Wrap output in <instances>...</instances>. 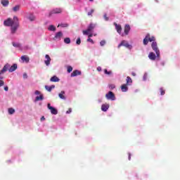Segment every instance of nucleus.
I'll use <instances>...</instances> for the list:
<instances>
[{
  "label": "nucleus",
  "mask_w": 180,
  "mask_h": 180,
  "mask_svg": "<svg viewBox=\"0 0 180 180\" xmlns=\"http://www.w3.org/2000/svg\"><path fill=\"white\" fill-rule=\"evenodd\" d=\"M155 40H156V39H155V36L150 37V33H148L146 34V37L143 39V44H144V46H147V44H148V41H153L152 44H151V47H152L153 50L155 52L156 57L158 58H160V51L159 50L158 43H157V41H155Z\"/></svg>",
  "instance_id": "1"
},
{
  "label": "nucleus",
  "mask_w": 180,
  "mask_h": 180,
  "mask_svg": "<svg viewBox=\"0 0 180 180\" xmlns=\"http://www.w3.org/2000/svg\"><path fill=\"white\" fill-rule=\"evenodd\" d=\"M17 64H13V65H11V67L10 64H6V65L4 66V68L0 71V75H1V74H5V72H6L8 70L9 72H13V71H15V70H17Z\"/></svg>",
  "instance_id": "2"
},
{
  "label": "nucleus",
  "mask_w": 180,
  "mask_h": 180,
  "mask_svg": "<svg viewBox=\"0 0 180 180\" xmlns=\"http://www.w3.org/2000/svg\"><path fill=\"white\" fill-rule=\"evenodd\" d=\"M18 20V16H14L13 20V23L11 25V33H15L16 30H18V27H19V23Z\"/></svg>",
  "instance_id": "3"
},
{
  "label": "nucleus",
  "mask_w": 180,
  "mask_h": 180,
  "mask_svg": "<svg viewBox=\"0 0 180 180\" xmlns=\"http://www.w3.org/2000/svg\"><path fill=\"white\" fill-rule=\"evenodd\" d=\"M96 25L94 23H90L88 26L86 30H83V34H89V32H92L95 27Z\"/></svg>",
  "instance_id": "4"
},
{
  "label": "nucleus",
  "mask_w": 180,
  "mask_h": 180,
  "mask_svg": "<svg viewBox=\"0 0 180 180\" xmlns=\"http://www.w3.org/2000/svg\"><path fill=\"white\" fill-rule=\"evenodd\" d=\"M122 46H124V47H127L129 49H132V46H131V44H129V43H128V41H127L126 40H122V41H121V43L118 44V49H120Z\"/></svg>",
  "instance_id": "5"
},
{
  "label": "nucleus",
  "mask_w": 180,
  "mask_h": 180,
  "mask_svg": "<svg viewBox=\"0 0 180 180\" xmlns=\"http://www.w3.org/2000/svg\"><path fill=\"white\" fill-rule=\"evenodd\" d=\"M105 97L108 100H115L116 98L115 93H113V91H108V93L105 94Z\"/></svg>",
  "instance_id": "6"
},
{
  "label": "nucleus",
  "mask_w": 180,
  "mask_h": 180,
  "mask_svg": "<svg viewBox=\"0 0 180 180\" xmlns=\"http://www.w3.org/2000/svg\"><path fill=\"white\" fill-rule=\"evenodd\" d=\"M35 94H39V96H37V97L35 98V101L44 100V94H41V91L39 90H35Z\"/></svg>",
  "instance_id": "7"
},
{
  "label": "nucleus",
  "mask_w": 180,
  "mask_h": 180,
  "mask_svg": "<svg viewBox=\"0 0 180 180\" xmlns=\"http://www.w3.org/2000/svg\"><path fill=\"white\" fill-rule=\"evenodd\" d=\"M4 26H11L13 25V20L11 19V18H8V19H6L4 22Z\"/></svg>",
  "instance_id": "8"
},
{
  "label": "nucleus",
  "mask_w": 180,
  "mask_h": 180,
  "mask_svg": "<svg viewBox=\"0 0 180 180\" xmlns=\"http://www.w3.org/2000/svg\"><path fill=\"white\" fill-rule=\"evenodd\" d=\"M48 108H49V110H51V114L56 115V114H58V112L57 108H55L54 107H52V105H51V103H48Z\"/></svg>",
  "instance_id": "9"
},
{
  "label": "nucleus",
  "mask_w": 180,
  "mask_h": 180,
  "mask_svg": "<svg viewBox=\"0 0 180 180\" xmlns=\"http://www.w3.org/2000/svg\"><path fill=\"white\" fill-rule=\"evenodd\" d=\"M114 25L115 26V29H116L117 33H119V34H121L122 30V27L121 25H118L116 22H114Z\"/></svg>",
  "instance_id": "10"
},
{
  "label": "nucleus",
  "mask_w": 180,
  "mask_h": 180,
  "mask_svg": "<svg viewBox=\"0 0 180 180\" xmlns=\"http://www.w3.org/2000/svg\"><path fill=\"white\" fill-rule=\"evenodd\" d=\"M63 12V9L61 8H55L50 12V15H52L53 13H61Z\"/></svg>",
  "instance_id": "11"
},
{
  "label": "nucleus",
  "mask_w": 180,
  "mask_h": 180,
  "mask_svg": "<svg viewBox=\"0 0 180 180\" xmlns=\"http://www.w3.org/2000/svg\"><path fill=\"white\" fill-rule=\"evenodd\" d=\"M45 58H46V60H44V63H45L46 65H47V66L50 65L51 61V58L50 56H49V54H46Z\"/></svg>",
  "instance_id": "12"
},
{
  "label": "nucleus",
  "mask_w": 180,
  "mask_h": 180,
  "mask_svg": "<svg viewBox=\"0 0 180 180\" xmlns=\"http://www.w3.org/2000/svg\"><path fill=\"white\" fill-rule=\"evenodd\" d=\"M81 74H82L81 71H79L78 70H75V71H73L71 73L70 77H77V75H81Z\"/></svg>",
  "instance_id": "13"
},
{
  "label": "nucleus",
  "mask_w": 180,
  "mask_h": 180,
  "mask_svg": "<svg viewBox=\"0 0 180 180\" xmlns=\"http://www.w3.org/2000/svg\"><path fill=\"white\" fill-rule=\"evenodd\" d=\"M148 58L150 60H152L153 61H155L156 60V54L155 53H149Z\"/></svg>",
  "instance_id": "14"
},
{
  "label": "nucleus",
  "mask_w": 180,
  "mask_h": 180,
  "mask_svg": "<svg viewBox=\"0 0 180 180\" xmlns=\"http://www.w3.org/2000/svg\"><path fill=\"white\" fill-rule=\"evenodd\" d=\"M130 30H131L130 25H125L124 30L125 34H129Z\"/></svg>",
  "instance_id": "15"
},
{
  "label": "nucleus",
  "mask_w": 180,
  "mask_h": 180,
  "mask_svg": "<svg viewBox=\"0 0 180 180\" xmlns=\"http://www.w3.org/2000/svg\"><path fill=\"white\" fill-rule=\"evenodd\" d=\"M21 60L23 63H30V57L27 56H22Z\"/></svg>",
  "instance_id": "16"
},
{
  "label": "nucleus",
  "mask_w": 180,
  "mask_h": 180,
  "mask_svg": "<svg viewBox=\"0 0 180 180\" xmlns=\"http://www.w3.org/2000/svg\"><path fill=\"white\" fill-rule=\"evenodd\" d=\"M129 89V87L127 86V83H124V84L121 85V91H127Z\"/></svg>",
  "instance_id": "17"
},
{
  "label": "nucleus",
  "mask_w": 180,
  "mask_h": 180,
  "mask_svg": "<svg viewBox=\"0 0 180 180\" xmlns=\"http://www.w3.org/2000/svg\"><path fill=\"white\" fill-rule=\"evenodd\" d=\"M109 107H110V104H102L101 110L103 111H108Z\"/></svg>",
  "instance_id": "18"
},
{
  "label": "nucleus",
  "mask_w": 180,
  "mask_h": 180,
  "mask_svg": "<svg viewBox=\"0 0 180 180\" xmlns=\"http://www.w3.org/2000/svg\"><path fill=\"white\" fill-rule=\"evenodd\" d=\"M50 81H51V82H59L60 79L58 77H56V75H54L53 77H52L50 79Z\"/></svg>",
  "instance_id": "19"
},
{
  "label": "nucleus",
  "mask_w": 180,
  "mask_h": 180,
  "mask_svg": "<svg viewBox=\"0 0 180 180\" xmlns=\"http://www.w3.org/2000/svg\"><path fill=\"white\" fill-rule=\"evenodd\" d=\"M54 88H56L55 84H51V86H45V89L48 91H51L52 89H54Z\"/></svg>",
  "instance_id": "20"
},
{
  "label": "nucleus",
  "mask_w": 180,
  "mask_h": 180,
  "mask_svg": "<svg viewBox=\"0 0 180 180\" xmlns=\"http://www.w3.org/2000/svg\"><path fill=\"white\" fill-rule=\"evenodd\" d=\"M65 91L64 90H62V91L59 93L58 96H59V97H60V98H63V100H65L66 97H65Z\"/></svg>",
  "instance_id": "21"
},
{
  "label": "nucleus",
  "mask_w": 180,
  "mask_h": 180,
  "mask_svg": "<svg viewBox=\"0 0 180 180\" xmlns=\"http://www.w3.org/2000/svg\"><path fill=\"white\" fill-rule=\"evenodd\" d=\"M63 36V32H58L55 36V39H61Z\"/></svg>",
  "instance_id": "22"
},
{
  "label": "nucleus",
  "mask_w": 180,
  "mask_h": 180,
  "mask_svg": "<svg viewBox=\"0 0 180 180\" xmlns=\"http://www.w3.org/2000/svg\"><path fill=\"white\" fill-rule=\"evenodd\" d=\"M133 81L130 77H127V85H131L132 84Z\"/></svg>",
  "instance_id": "23"
},
{
  "label": "nucleus",
  "mask_w": 180,
  "mask_h": 180,
  "mask_svg": "<svg viewBox=\"0 0 180 180\" xmlns=\"http://www.w3.org/2000/svg\"><path fill=\"white\" fill-rule=\"evenodd\" d=\"M1 4L4 6H8L9 5L8 0H1Z\"/></svg>",
  "instance_id": "24"
},
{
  "label": "nucleus",
  "mask_w": 180,
  "mask_h": 180,
  "mask_svg": "<svg viewBox=\"0 0 180 180\" xmlns=\"http://www.w3.org/2000/svg\"><path fill=\"white\" fill-rule=\"evenodd\" d=\"M20 9V5H15V6H13V11H14V12H17L18 11H19Z\"/></svg>",
  "instance_id": "25"
},
{
  "label": "nucleus",
  "mask_w": 180,
  "mask_h": 180,
  "mask_svg": "<svg viewBox=\"0 0 180 180\" xmlns=\"http://www.w3.org/2000/svg\"><path fill=\"white\" fill-rule=\"evenodd\" d=\"M64 42L66 43L67 44H70L71 43V39L70 37H65L64 39Z\"/></svg>",
  "instance_id": "26"
},
{
  "label": "nucleus",
  "mask_w": 180,
  "mask_h": 180,
  "mask_svg": "<svg viewBox=\"0 0 180 180\" xmlns=\"http://www.w3.org/2000/svg\"><path fill=\"white\" fill-rule=\"evenodd\" d=\"M48 29H49V30L55 31L56 30V26H54L53 25H50V26H49Z\"/></svg>",
  "instance_id": "27"
},
{
  "label": "nucleus",
  "mask_w": 180,
  "mask_h": 180,
  "mask_svg": "<svg viewBox=\"0 0 180 180\" xmlns=\"http://www.w3.org/2000/svg\"><path fill=\"white\" fill-rule=\"evenodd\" d=\"M61 26L62 27H68L69 26L68 23H60L58 27Z\"/></svg>",
  "instance_id": "28"
},
{
  "label": "nucleus",
  "mask_w": 180,
  "mask_h": 180,
  "mask_svg": "<svg viewBox=\"0 0 180 180\" xmlns=\"http://www.w3.org/2000/svg\"><path fill=\"white\" fill-rule=\"evenodd\" d=\"M15 112V108H8V113L9 114H14Z\"/></svg>",
  "instance_id": "29"
},
{
  "label": "nucleus",
  "mask_w": 180,
  "mask_h": 180,
  "mask_svg": "<svg viewBox=\"0 0 180 180\" xmlns=\"http://www.w3.org/2000/svg\"><path fill=\"white\" fill-rule=\"evenodd\" d=\"M72 70H73L72 67H71V65H70L68 67L67 71L68 73H70V72H72Z\"/></svg>",
  "instance_id": "30"
},
{
  "label": "nucleus",
  "mask_w": 180,
  "mask_h": 180,
  "mask_svg": "<svg viewBox=\"0 0 180 180\" xmlns=\"http://www.w3.org/2000/svg\"><path fill=\"white\" fill-rule=\"evenodd\" d=\"M94 9H91V11H89L88 12V15L89 16H92V13H94Z\"/></svg>",
  "instance_id": "31"
},
{
  "label": "nucleus",
  "mask_w": 180,
  "mask_h": 180,
  "mask_svg": "<svg viewBox=\"0 0 180 180\" xmlns=\"http://www.w3.org/2000/svg\"><path fill=\"white\" fill-rule=\"evenodd\" d=\"M115 88H116L115 84H109L110 89H115Z\"/></svg>",
  "instance_id": "32"
},
{
  "label": "nucleus",
  "mask_w": 180,
  "mask_h": 180,
  "mask_svg": "<svg viewBox=\"0 0 180 180\" xmlns=\"http://www.w3.org/2000/svg\"><path fill=\"white\" fill-rule=\"evenodd\" d=\"M160 94L162 95L165 94V90H164V89H162V87H160Z\"/></svg>",
  "instance_id": "33"
},
{
  "label": "nucleus",
  "mask_w": 180,
  "mask_h": 180,
  "mask_svg": "<svg viewBox=\"0 0 180 180\" xmlns=\"http://www.w3.org/2000/svg\"><path fill=\"white\" fill-rule=\"evenodd\" d=\"M104 72L108 75H110L112 74V71H108V70H104Z\"/></svg>",
  "instance_id": "34"
},
{
  "label": "nucleus",
  "mask_w": 180,
  "mask_h": 180,
  "mask_svg": "<svg viewBox=\"0 0 180 180\" xmlns=\"http://www.w3.org/2000/svg\"><path fill=\"white\" fill-rule=\"evenodd\" d=\"M13 46H14V47H20V44L19 43H13Z\"/></svg>",
  "instance_id": "35"
},
{
  "label": "nucleus",
  "mask_w": 180,
  "mask_h": 180,
  "mask_svg": "<svg viewBox=\"0 0 180 180\" xmlns=\"http://www.w3.org/2000/svg\"><path fill=\"white\" fill-rule=\"evenodd\" d=\"M103 17H104V19H105V20H109V18H108L107 13H104Z\"/></svg>",
  "instance_id": "36"
},
{
  "label": "nucleus",
  "mask_w": 180,
  "mask_h": 180,
  "mask_svg": "<svg viewBox=\"0 0 180 180\" xmlns=\"http://www.w3.org/2000/svg\"><path fill=\"white\" fill-rule=\"evenodd\" d=\"M76 44H81V39H80V37H78V38H77V41H76Z\"/></svg>",
  "instance_id": "37"
},
{
  "label": "nucleus",
  "mask_w": 180,
  "mask_h": 180,
  "mask_svg": "<svg viewBox=\"0 0 180 180\" xmlns=\"http://www.w3.org/2000/svg\"><path fill=\"white\" fill-rule=\"evenodd\" d=\"M87 41H90L93 44H94V41L93 39H91V37H89V39H87Z\"/></svg>",
  "instance_id": "38"
},
{
  "label": "nucleus",
  "mask_w": 180,
  "mask_h": 180,
  "mask_svg": "<svg viewBox=\"0 0 180 180\" xmlns=\"http://www.w3.org/2000/svg\"><path fill=\"white\" fill-rule=\"evenodd\" d=\"M23 78H24V79H27L28 78V75H27V74L26 72H25L23 74Z\"/></svg>",
  "instance_id": "39"
},
{
  "label": "nucleus",
  "mask_w": 180,
  "mask_h": 180,
  "mask_svg": "<svg viewBox=\"0 0 180 180\" xmlns=\"http://www.w3.org/2000/svg\"><path fill=\"white\" fill-rule=\"evenodd\" d=\"M105 43H106V41H105V40H101L100 44H101V46H105Z\"/></svg>",
  "instance_id": "40"
},
{
  "label": "nucleus",
  "mask_w": 180,
  "mask_h": 180,
  "mask_svg": "<svg viewBox=\"0 0 180 180\" xmlns=\"http://www.w3.org/2000/svg\"><path fill=\"white\" fill-rule=\"evenodd\" d=\"M72 108H68V110L66 111L67 114H70V112H72Z\"/></svg>",
  "instance_id": "41"
},
{
  "label": "nucleus",
  "mask_w": 180,
  "mask_h": 180,
  "mask_svg": "<svg viewBox=\"0 0 180 180\" xmlns=\"http://www.w3.org/2000/svg\"><path fill=\"white\" fill-rule=\"evenodd\" d=\"M29 19L30 20H35V16H29Z\"/></svg>",
  "instance_id": "42"
},
{
  "label": "nucleus",
  "mask_w": 180,
  "mask_h": 180,
  "mask_svg": "<svg viewBox=\"0 0 180 180\" xmlns=\"http://www.w3.org/2000/svg\"><path fill=\"white\" fill-rule=\"evenodd\" d=\"M4 82L0 80V87H1V86H4Z\"/></svg>",
  "instance_id": "43"
},
{
  "label": "nucleus",
  "mask_w": 180,
  "mask_h": 180,
  "mask_svg": "<svg viewBox=\"0 0 180 180\" xmlns=\"http://www.w3.org/2000/svg\"><path fill=\"white\" fill-rule=\"evenodd\" d=\"M128 159H129V160H131V153H128Z\"/></svg>",
  "instance_id": "44"
},
{
  "label": "nucleus",
  "mask_w": 180,
  "mask_h": 180,
  "mask_svg": "<svg viewBox=\"0 0 180 180\" xmlns=\"http://www.w3.org/2000/svg\"><path fill=\"white\" fill-rule=\"evenodd\" d=\"M4 91H8V86H4Z\"/></svg>",
  "instance_id": "45"
},
{
  "label": "nucleus",
  "mask_w": 180,
  "mask_h": 180,
  "mask_svg": "<svg viewBox=\"0 0 180 180\" xmlns=\"http://www.w3.org/2000/svg\"><path fill=\"white\" fill-rule=\"evenodd\" d=\"M88 36H89V37H90V38H91L92 37V36H93V33H89V34H88Z\"/></svg>",
  "instance_id": "46"
},
{
  "label": "nucleus",
  "mask_w": 180,
  "mask_h": 180,
  "mask_svg": "<svg viewBox=\"0 0 180 180\" xmlns=\"http://www.w3.org/2000/svg\"><path fill=\"white\" fill-rule=\"evenodd\" d=\"M97 70H98V71H102L101 67H98V68H97Z\"/></svg>",
  "instance_id": "47"
},
{
  "label": "nucleus",
  "mask_w": 180,
  "mask_h": 180,
  "mask_svg": "<svg viewBox=\"0 0 180 180\" xmlns=\"http://www.w3.org/2000/svg\"><path fill=\"white\" fill-rule=\"evenodd\" d=\"M131 75H132L133 77H136V72H131Z\"/></svg>",
  "instance_id": "48"
},
{
  "label": "nucleus",
  "mask_w": 180,
  "mask_h": 180,
  "mask_svg": "<svg viewBox=\"0 0 180 180\" xmlns=\"http://www.w3.org/2000/svg\"><path fill=\"white\" fill-rule=\"evenodd\" d=\"M46 120L45 117H44V116L41 117V121H43V120Z\"/></svg>",
  "instance_id": "49"
},
{
  "label": "nucleus",
  "mask_w": 180,
  "mask_h": 180,
  "mask_svg": "<svg viewBox=\"0 0 180 180\" xmlns=\"http://www.w3.org/2000/svg\"><path fill=\"white\" fill-rule=\"evenodd\" d=\"M0 79H1V81H2L3 78H1Z\"/></svg>",
  "instance_id": "50"
},
{
  "label": "nucleus",
  "mask_w": 180,
  "mask_h": 180,
  "mask_svg": "<svg viewBox=\"0 0 180 180\" xmlns=\"http://www.w3.org/2000/svg\"><path fill=\"white\" fill-rule=\"evenodd\" d=\"M89 1H94V0H89Z\"/></svg>",
  "instance_id": "51"
}]
</instances>
